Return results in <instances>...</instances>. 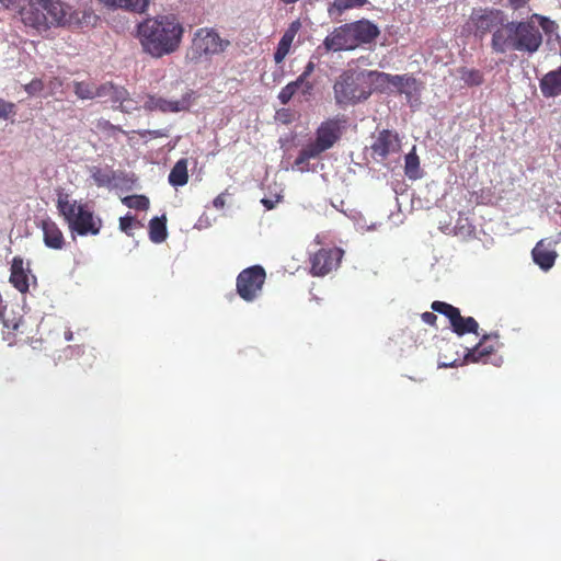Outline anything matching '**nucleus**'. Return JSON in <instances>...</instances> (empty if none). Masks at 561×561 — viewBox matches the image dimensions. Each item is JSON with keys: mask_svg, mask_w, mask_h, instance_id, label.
Instances as JSON below:
<instances>
[{"mask_svg": "<svg viewBox=\"0 0 561 561\" xmlns=\"http://www.w3.org/2000/svg\"><path fill=\"white\" fill-rule=\"evenodd\" d=\"M558 24L546 15L533 13L522 21H508L497 27L491 39V47L497 54L507 50L527 55L536 54L543 43V35L557 33Z\"/></svg>", "mask_w": 561, "mask_h": 561, "instance_id": "1", "label": "nucleus"}, {"mask_svg": "<svg viewBox=\"0 0 561 561\" xmlns=\"http://www.w3.org/2000/svg\"><path fill=\"white\" fill-rule=\"evenodd\" d=\"M184 26L173 13L147 18L137 25L142 50L153 58L175 53L182 43Z\"/></svg>", "mask_w": 561, "mask_h": 561, "instance_id": "2", "label": "nucleus"}, {"mask_svg": "<svg viewBox=\"0 0 561 561\" xmlns=\"http://www.w3.org/2000/svg\"><path fill=\"white\" fill-rule=\"evenodd\" d=\"M68 10L69 7L60 0H28L20 15L25 27L42 35L51 27L65 25Z\"/></svg>", "mask_w": 561, "mask_h": 561, "instance_id": "3", "label": "nucleus"}, {"mask_svg": "<svg viewBox=\"0 0 561 561\" xmlns=\"http://www.w3.org/2000/svg\"><path fill=\"white\" fill-rule=\"evenodd\" d=\"M57 209L72 233L98 236L101 232L103 220L87 204L71 201L68 195H59Z\"/></svg>", "mask_w": 561, "mask_h": 561, "instance_id": "4", "label": "nucleus"}, {"mask_svg": "<svg viewBox=\"0 0 561 561\" xmlns=\"http://www.w3.org/2000/svg\"><path fill=\"white\" fill-rule=\"evenodd\" d=\"M230 46V41L222 38L214 27H199L193 33L186 57L197 64L220 55Z\"/></svg>", "mask_w": 561, "mask_h": 561, "instance_id": "5", "label": "nucleus"}, {"mask_svg": "<svg viewBox=\"0 0 561 561\" xmlns=\"http://www.w3.org/2000/svg\"><path fill=\"white\" fill-rule=\"evenodd\" d=\"M333 91L339 105L356 104L367 100L371 94L367 77L355 71H344L340 75L333 85Z\"/></svg>", "mask_w": 561, "mask_h": 561, "instance_id": "6", "label": "nucleus"}, {"mask_svg": "<svg viewBox=\"0 0 561 561\" xmlns=\"http://www.w3.org/2000/svg\"><path fill=\"white\" fill-rule=\"evenodd\" d=\"M266 272L261 265L242 270L236 279L237 294L247 302L254 301L262 293Z\"/></svg>", "mask_w": 561, "mask_h": 561, "instance_id": "7", "label": "nucleus"}, {"mask_svg": "<svg viewBox=\"0 0 561 561\" xmlns=\"http://www.w3.org/2000/svg\"><path fill=\"white\" fill-rule=\"evenodd\" d=\"M434 312L443 314L449 321L451 331L461 336L468 333L478 334L479 324L472 317H462L460 310L445 301L435 300L431 305Z\"/></svg>", "mask_w": 561, "mask_h": 561, "instance_id": "8", "label": "nucleus"}, {"mask_svg": "<svg viewBox=\"0 0 561 561\" xmlns=\"http://www.w3.org/2000/svg\"><path fill=\"white\" fill-rule=\"evenodd\" d=\"M344 251L341 248H323L310 256V274L324 276L336 270L343 259Z\"/></svg>", "mask_w": 561, "mask_h": 561, "instance_id": "9", "label": "nucleus"}, {"mask_svg": "<svg viewBox=\"0 0 561 561\" xmlns=\"http://www.w3.org/2000/svg\"><path fill=\"white\" fill-rule=\"evenodd\" d=\"M341 124L339 119L330 118L321 123L317 128L316 139L309 145L319 156L329 150L341 138Z\"/></svg>", "mask_w": 561, "mask_h": 561, "instance_id": "10", "label": "nucleus"}, {"mask_svg": "<svg viewBox=\"0 0 561 561\" xmlns=\"http://www.w3.org/2000/svg\"><path fill=\"white\" fill-rule=\"evenodd\" d=\"M193 92H186L180 100H167L162 96L149 94L144 104L146 111H159L162 113H178L187 111L191 106Z\"/></svg>", "mask_w": 561, "mask_h": 561, "instance_id": "11", "label": "nucleus"}, {"mask_svg": "<svg viewBox=\"0 0 561 561\" xmlns=\"http://www.w3.org/2000/svg\"><path fill=\"white\" fill-rule=\"evenodd\" d=\"M373 157L376 160H385L391 153L401 149V140L397 133L389 129H382L378 133L375 141L370 146Z\"/></svg>", "mask_w": 561, "mask_h": 561, "instance_id": "12", "label": "nucleus"}, {"mask_svg": "<svg viewBox=\"0 0 561 561\" xmlns=\"http://www.w3.org/2000/svg\"><path fill=\"white\" fill-rule=\"evenodd\" d=\"M497 337V334H484L473 348L468 350L465 355V360L467 363L483 364L492 362L491 357L495 354L500 345Z\"/></svg>", "mask_w": 561, "mask_h": 561, "instance_id": "13", "label": "nucleus"}, {"mask_svg": "<svg viewBox=\"0 0 561 561\" xmlns=\"http://www.w3.org/2000/svg\"><path fill=\"white\" fill-rule=\"evenodd\" d=\"M323 44L327 50L332 51L355 49L356 42L354 41L351 23L334 28V31L325 37Z\"/></svg>", "mask_w": 561, "mask_h": 561, "instance_id": "14", "label": "nucleus"}, {"mask_svg": "<svg viewBox=\"0 0 561 561\" xmlns=\"http://www.w3.org/2000/svg\"><path fill=\"white\" fill-rule=\"evenodd\" d=\"M43 231L44 244L51 250H62L66 244L65 236L59 226L50 218L42 219L37 225Z\"/></svg>", "mask_w": 561, "mask_h": 561, "instance_id": "15", "label": "nucleus"}, {"mask_svg": "<svg viewBox=\"0 0 561 561\" xmlns=\"http://www.w3.org/2000/svg\"><path fill=\"white\" fill-rule=\"evenodd\" d=\"M470 20L477 32L485 34L497 25L502 26V12L499 10H479L474 11Z\"/></svg>", "mask_w": 561, "mask_h": 561, "instance_id": "16", "label": "nucleus"}, {"mask_svg": "<svg viewBox=\"0 0 561 561\" xmlns=\"http://www.w3.org/2000/svg\"><path fill=\"white\" fill-rule=\"evenodd\" d=\"M534 262L543 271H549L558 257L557 251L551 247V242L540 240L531 251Z\"/></svg>", "mask_w": 561, "mask_h": 561, "instance_id": "17", "label": "nucleus"}, {"mask_svg": "<svg viewBox=\"0 0 561 561\" xmlns=\"http://www.w3.org/2000/svg\"><path fill=\"white\" fill-rule=\"evenodd\" d=\"M351 25L356 47L363 44H370L380 34L378 26L368 20H359L351 23Z\"/></svg>", "mask_w": 561, "mask_h": 561, "instance_id": "18", "label": "nucleus"}, {"mask_svg": "<svg viewBox=\"0 0 561 561\" xmlns=\"http://www.w3.org/2000/svg\"><path fill=\"white\" fill-rule=\"evenodd\" d=\"M300 28L301 23L299 20L293 21L286 28L274 53V60L276 64H280L288 55L291 44Z\"/></svg>", "mask_w": 561, "mask_h": 561, "instance_id": "19", "label": "nucleus"}, {"mask_svg": "<svg viewBox=\"0 0 561 561\" xmlns=\"http://www.w3.org/2000/svg\"><path fill=\"white\" fill-rule=\"evenodd\" d=\"M539 88L545 98L561 95V67L547 72L539 81Z\"/></svg>", "mask_w": 561, "mask_h": 561, "instance_id": "20", "label": "nucleus"}, {"mask_svg": "<svg viewBox=\"0 0 561 561\" xmlns=\"http://www.w3.org/2000/svg\"><path fill=\"white\" fill-rule=\"evenodd\" d=\"M10 283L22 294L28 291V275L24 270V262L21 256H14L12 260Z\"/></svg>", "mask_w": 561, "mask_h": 561, "instance_id": "21", "label": "nucleus"}, {"mask_svg": "<svg viewBox=\"0 0 561 561\" xmlns=\"http://www.w3.org/2000/svg\"><path fill=\"white\" fill-rule=\"evenodd\" d=\"M400 94H405L408 99L417 95L422 89V83L411 75H394V85Z\"/></svg>", "mask_w": 561, "mask_h": 561, "instance_id": "22", "label": "nucleus"}, {"mask_svg": "<svg viewBox=\"0 0 561 561\" xmlns=\"http://www.w3.org/2000/svg\"><path fill=\"white\" fill-rule=\"evenodd\" d=\"M64 357L66 359H77L78 365L82 367L91 368L94 362V356L92 353H87L83 347L79 345H70L67 346L62 351Z\"/></svg>", "mask_w": 561, "mask_h": 561, "instance_id": "23", "label": "nucleus"}, {"mask_svg": "<svg viewBox=\"0 0 561 561\" xmlns=\"http://www.w3.org/2000/svg\"><path fill=\"white\" fill-rule=\"evenodd\" d=\"M90 174L94 183L99 187H108L111 186L119 176L117 173L112 170L110 167L102 169L100 167H92L90 169Z\"/></svg>", "mask_w": 561, "mask_h": 561, "instance_id": "24", "label": "nucleus"}, {"mask_svg": "<svg viewBox=\"0 0 561 561\" xmlns=\"http://www.w3.org/2000/svg\"><path fill=\"white\" fill-rule=\"evenodd\" d=\"M188 181L187 160L180 159L173 165L169 174V183L174 186H184Z\"/></svg>", "mask_w": 561, "mask_h": 561, "instance_id": "25", "label": "nucleus"}, {"mask_svg": "<svg viewBox=\"0 0 561 561\" xmlns=\"http://www.w3.org/2000/svg\"><path fill=\"white\" fill-rule=\"evenodd\" d=\"M73 92L80 100H92L100 98L101 85L96 87L94 83L88 81H75Z\"/></svg>", "mask_w": 561, "mask_h": 561, "instance_id": "26", "label": "nucleus"}, {"mask_svg": "<svg viewBox=\"0 0 561 561\" xmlns=\"http://www.w3.org/2000/svg\"><path fill=\"white\" fill-rule=\"evenodd\" d=\"M167 218L154 217L149 221V238L154 243L163 242L167 239Z\"/></svg>", "mask_w": 561, "mask_h": 561, "instance_id": "27", "label": "nucleus"}, {"mask_svg": "<svg viewBox=\"0 0 561 561\" xmlns=\"http://www.w3.org/2000/svg\"><path fill=\"white\" fill-rule=\"evenodd\" d=\"M127 95V90L123 87L115 85L112 82H106L101 84V93L100 98H108V100L114 103L121 105L125 96Z\"/></svg>", "mask_w": 561, "mask_h": 561, "instance_id": "28", "label": "nucleus"}, {"mask_svg": "<svg viewBox=\"0 0 561 561\" xmlns=\"http://www.w3.org/2000/svg\"><path fill=\"white\" fill-rule=\"evenodd\" d=\"M404 173L410 180L422 178L420 158L416 154L415 147L405 156Z\"/></svg>", "mask_w": 561, "mask_h": 561, "instance_id": "29", "label": "nucleus"}, {"mask_svg": "<svg viewBox=\"0 0 561 561\" xmlns=\"http://www.w3.org/2000/svg\"><path fill=\"white\" fill-rule=\"evenodd\" d=\"M367 77L371 79L368 83H374L379 90H385L388 85H394V75L369 71Z\"/></svg>", "mask_w": 561, "mask_h": 561, "instance_id": "30", "label": "nucleus"}, {"mask_svg": "<svg viewBox=\"0 0 561 561\" xmlns=\"http://www.w3.org/2000/svg\"><path fill=\"white\" fill-rule=\"evenodd\" d=\"M460 79L468 85H480L483 82V75L480 70L461 68Z\"/></svg>", "mask_w": 561, "mask_h": 561, "instance_id": "31", "label": "nucleus"}, {"mask_svg": "<svg viewBox=\"0 0 561 561\" xmlns=\"http://www.w3.org/2000/svg\"><path fill=\"white\" fill-rule=\"evenodd\" d=\"M122 203L128 208L137 210H147L149 208V199L144 195L126 196L122 199Z\"/></svg>", "mask_w": 561, "mask_h": 561, "instance_id": "32", "label": "nucleus"}, {"mask_svg": "<svg viewBox=\"0 0 561 561\" xmlns=\"http://www.w3.org/2000/svg\"><path fill=\"white\" fill-rule=\"evenodd\" d=\"M317 157H319V153H316L314 149L308 144L300 150L298 157L295 160V165L299 170L304 171L305 165H308L309 160Z\"/></svg>", "mask_w": 561, "mask_h": 561, "instance_id": "33", "label": "nucleus"}, {"mask_svg": "<svg viewBox=\"0 0 561 561\" xmlns=\"http://www.w3.org/2000/svg\"><path fill=\"white\" fill-rule=\"evenodd\" d=\"M299 90V82L297 80L289 82L286 84L280 92L278 93V100L280 104L286 105L293 99V96Z\"/></svg>", "mask_w": 561, "mask_h": 561, "instance_id": "34", "label": "nucleus"}, {"mask_svg": "<svg viewBox=\"0 0 561 561\" xmlns=\"http://www.w3.org/2000/svg\"><path fill=\"white\" fill-rule=\"evenodd\" d=\"M367 0H333L332 7L339 13H342L346 10L363 7Z\"/></svg>", "mask_w": 561, "mask_h": 561, "instance_id": "35", "label": "nucleus"}, {"mask_svg": "<svg viewBox=\"0 0 561 561\" xmlns=\"http://www.w3.org/2000/svg\"><path fill=\"white\" fill-rule=\"evenodd\" d=\"M95 126L99 130L106 133L110 136H115L117 133H125L121 126L114 125L104 118L98 119Z\"/></svg>", "mask_w": 561, "mask_h": 561, "instance_id": "36", "label": "nucleus"}, {"mask_svg": "<svg viewBox=\"0 0 561 561\" xmlns=\"http://www.w3.org/2000/svg\"><path fill=\"white\" fill-rule=\"evenodd\" d=\"M140 226L133 216L126 215L119 218V229L129 237L133 236V228Z\"/></svg>", "mask_w": 561, "mask_h": 561, "instance_id": "37", "label": "nucleus"}, {"mask_svg": "<svg viewBox=\"0 0 561 561\" xmlns=\"http://www.w3.org/2000/svg\"><path fill=\"white\" fill-rule=\"evenodd\" d=\"M124 99L125 100L123 102H121V105H117L115 108L119 110L123 113H127V114L139 110L138 102L129 96L128 91H127V95Z\"/></svg>", "mask_w": 561, "mask_h": 561, "instance_id": "38", "label": "nucleus"}, {"mask_svg": "<svg viewBox=\"0 0 561 561\" xmlns=\"http://www.w3.org/2000/svg\"><path fill=\"white\" fill-rule=\"evenodd\" d=\"M44 89V83L41 79H33L30 83L24 87V90L30 95H35Z\"/></svg>", "mask_w": 561, "mask_h": 561, "instance_id": "39", "label": "nucleus"}, {"mask_svg": "<svg viewBox=\"0 0 561 561\" xmlns=\"http://www.w3.org/2000/svg\"><path fill=\"white\" fill-rule=\"evenodd\" d=\"M14 105L0 99V118H8L13 113Z\"/></svg>", "mask_w": 561, "mask_h": 561, "instance_id": "40", "label": "nucleus"}, {"mask_svg": "<svg viewBox=\"0 0 561 561\" xmlns=\"http://www.w3.org/2000/svg\"><path fill=\"white\" fill-rule=\"evenodd\" d=\"M313 83L310 82L308 79H305L302 83H299V90L300 93L304 95V96H311L312 95V92H313Z\"/></svg>", "mask_w": 561, "mask_h": 561, "instance_id": "41", "label": "nucleus"}, {"mask_svg": "<svg viewBox=\"0 0 561 561\" xmlns=\"http://www.w3.org/2000/svg\"><path fill=\"white\" fill-rule=\"evenodd\" d=\"M314 62L313 61H309L304 71L301 72V75L298 76V78L296 79L299 83H302L305 79H308L311 73L314 71Z\"/></svg>", "mask_w": 561, "mask_h": 561, "instance_id": "42", "label": "nucleus"}, {"mask_svg": "<svg viewBox=\"0 0 561 561\" xmlns=\"http://www.w3.org/2000/svg\"><path fill=\"white\" fill-rule=\"evenodd\" d=\"M421 319L424 323L431 325V327H436V322H437V316L434 313V311L430 312V311H425L421 314Z\"/></svg>", "mask_w": 561, "mask_h": 561, "instance_id": "43", "label": "nucleus"}, {"mask_svg": "<svg viewBox=\"0 0 561 561\" xmlns=\"http://www.w3.org/2000/svg\"><path fill=\"white\" fill-rule=\"evenodd\" d=\"M529 1L530 0H507L508 5L514 11H517V10H520V9L525 8L529 3Z\"/></svg>", "mask_w": 561, "mask_h": 561, "instance_id": "44", "label": "nucleus"}, {"mask_svg": "<svg viewBox=\"0 0 561 561\" xmlns=\"http://www.w3.org/2000/svg\"><path fill=\"white\" fill-rule=\"evenodd\" d=\"M213 205L215 208L217 209H222L226 205V198H225V194L221 193L219 194L214 201H213Z\"/></svg>", "mask_w": 561, "mask_h": 561, "instance_id": "45", "label": "nucleus"}, {"mask_svg": "<svg viewBox=\"0 0 561 561\" xmlns=\"http://www.w3.org/2000/svg\"><path fill=\"white\" fill-rule=\"evenodd\" d=\"M454 366H456V360H454V362H445V360H440V362H439V367H445V368H447V367H454Z\"/></svg>", "mask_w": 561, "mask_h": 561, "instance_id": "46", "label": "nucleus"}, {"mask_svg": "<svg viewBox=\"0 0 561 561\" xmlns=\"http://www.w3.org/2000/svg\"><path fill=\"white\" fill-rule=\"evenodd\" d=\"M83 19H88L89 21L91 19L95 20L96 15H94L91 11H83Z\"/></svg>", "mask_w": 561, "mask_h": 561, "instance_id": "47", "label": "nucleus"}, {"mask_svg": "<svg viewBox=\"0 0 561 561\" xmlns=\"http://www.w3.org/2000/svg\"><path fill=\"white\" fill-rule=\"evenodd\" d=\"M262 203L266 206L267 209H272L273 208V203L268 199H262Z\"/></svg>", "mask_w": 561, "mask_h": 561, "instance_id": "48", "label": "nucleus"}, {"mask_svg": "<svg viewBox=\"0 0 561 561\" xmlns=\"http://www.w3.org/2000/svg\"><path fill=\"white\" fill-rule=\"evenodd\" d=\"M50 84L54 85V87H56V85L59 87V85H61V82L59 81V79L54 78V80L50 81Z\"/></svg>", "mask_w": 561, "mask_h": 561, "instance_id": "49", "label": "nucleus"}, {"mask_svg": "<svg viewBox=\"0 0 561 561\" xmlns=\"http://www.w3.org/2000/svg\"><path fill=\"white\" fill-rule=\"evenodd\" d=\"M65 337H66L67 341H70L72 339V332L71 331H67L65 333Z\"/></svg>", "mask_w": 561, "mask_h": 561, "instance_id": "50", "label": "nucleus"}, {"mask_svg": "<svg viewBox=\"0 0 561 561\" xmlns=\"http://www.w3.org/2000/svg\"><path fill=\"white\" fill-rule=\"evenodd\" d=\"M2 3L4 2H12L13 0H0Z\"/></svg>", "mask_w": 561, "mask_h": 561, "instance_id": "51", "label": "nucleus"}]
</instances>
